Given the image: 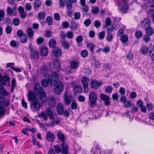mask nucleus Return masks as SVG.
Segmentation results:
<instances>
[{"label": "nucleus", "instance_id": "obj_1", "mask_svg": "<svg viewBox=\"0 0 154 154\" xmlns=\"http://www.w3.org/2000/svg\"><path fill=\"white\" fill-rule=\"evenodd\" d=\"M27 97L29 101H32L30 104L31 110L34 112L38 111L42 105L37 100H35L36 97L33 92L32 91H29Z\"/></svg>", "mask_w": 154, "mask_h": 154}, {"label": "nucleus", "instance_id": "obj_2", "mask_svg": "<svg viewBox=\"0 0 154 154\" xmlns=\"http://www.w3.org/2000/svg\"><path fill=\"white\" fill-rule=\"evenodd\" d=\"M33 91L35 94H36L37 95L39 94L40 100L42 102L45 103L47 101V98L45 91L38 83H34Z\"/></svg>", "mask_w": 154, "mask_h": 154}, {"label": "nucleus", "instance_id": "obj_3", "mask_svg": "<svg viewBox=\"0 0 154 154\" xmlns=\"http://www.w3.org/2000/svg\"><path fill=\"white\" fill-rule=\"evenodd\" d=\"M59 78H56L53 81L52 83L53 85H54V90L55 94L57 95H59L63 91L64 85L63 83L60 82H58Z\"/></svg>", "mask_w": 154, "mask_h": 154}, {"label": "nucleus", "instance_id": "obj_4", "mask_svg": "<svg viewBox=\"0 0 154 154\" xmlns=\"http://www.w3.org/2000/svg\"><path fill=\"white\" fill-rule=\"evenodd\" d=\"M45 111L46 113L42 112L38 115V117L42 118L46 121L48 120V116L50 119L51 120L54 119L53 112L50 107H48L46 108Z\"/></svg>", "mask_w": 154, "mask_h": 154}, {"label": "nucleus", "instance_id": "obj_5", "mask_svg": "<svg viewBox=\"0 0 154 154\" xmlns=\"http://www.w3.org/2000/svg\"><path fill=\"white\" fill-rule=\"evenodd\" d=\"M97 95L94 91L91 92L89 95V105L91 108H93L97 106L96 101Z\"/></svg>", "mask_w": 154, "mask_h": 154}, {"label": "nucleus", "instance_id": "obj_6", "mask_svg": "<svg viewBox=\"0 0 154 154\" xmlns=\"http://www.w3.org/2000/svg\"><path fill=\"white\" fill-rule=\"evenodd\" d=\"M29 48L30 51V58L32 60L36 61L38 60L39 57V51L33 48L32 46L30 45Z\"/></svg>", "mask_w": 154, "mask_h": 154}, {"label": "nucleus", "instance_id": "obj_7", "mask_svg": "<svg viewBox=\"0 0 154 154\" xmlns=\"http://www.w3.org/2000/svg\"><path fill=\"white\" fill-rule=\"evenodd\" d=\"M47 79H43L41 81V85L44 87L46 88L48 87L49 84L51 86H53V84L52 83L53 82V81L54 80V79L56 78H48Z\"/></svg>", "mask_w": 154, "mask_h": 154}, {"label": "nucleus", "instance_id": "obj_8", "mask_svg": "<svg viewBox=\"0 0 154 154\" xmlns=\"http://www.w3.org/2000/svg\"><path fill=\"white\" fill-rule=\"evenodd\" d=\"M54 66L57 70V71H54L51 72V76L52 77H58L59 76L58 72L60 69V64L59 61L57 60H55L54 62Z\"/></svg>", "mask_w": 154, "mask_h": 154}, {"label": "nucleus", "instance_id": "obj_9", "mask_svg": "<svg viewBox=\"0 0 154 154\" xmlns=\"http://www.w3.org/2000/svg\"><path fill=\"white\" fill-rule=\"evenodd\" d=\"M61 49L58 47L54 48L52 51V54L55 57L57 58L60 57L62 54Z\"/></svg>", "mask_w": 154, "mask_h": 154}, {"label": "nucleus", "instance_id": "obj_10", "mask_svg": "<svg viewBox=\"0 0 154 154\" xmlns=\"http://www.w3.org/2000/svg\"><path fill=\"white\" fill-rule=\"evenodd\" d=\"M88 78H82L81 81L83 87L86 92L88 91Z\"/></svg>", "mask_w": 154, "mask_h": 154}, {"label": "nucleus", "instance_id": "obj_11", "mask_svg": "<svg viewBox=\"0 0 154 154\" xmlns=\"http://www.w3.org/2000/svg\"><path fill=\"white\" fill-rule=\"evenodd\" d=\"M102 84V82L93 80L91 81L90 85L92 88L95 89H97L100 86H101Z\"/></svg>", "mask_w": 154, "mask_h": 154}, {"label": "nucleus", "instance_id": "obj_12", "mask_svg": "<svg viewBox=\"0 0 154 154\" xmlns=\"http://www.w3.org/2000/svg\"><path fill=\"white\" fill-rule=\"evenodd\" d=\"M18 11L20 14V17L22 19H24L26 17L27 13L24 11V8L21 6L19 7L18 8Z\"/></svg>", "mask_w": 154, "mask_h": 154}, {"label": "nucleus", "instance_id": "obj_13", "mask_svg": "<svg viewBox=\"0 0 154 154\" xmlns=\"http://www.w3.org/2000/svg\"><path fill=\"white\" fill-rule=\"evenodd\" d=\"M151 22L150 20L147 18L144 19L141 23L142 26L144 28H146L150 26Z\"/></svg>", "mask_w": 154, "mask_h": 154}, {"label": "nucleus", "instance_id": "obj_14", "mask_svg": "<svg viewBox=\"0 0 154 154\" xmlns=\"http://www.w3.org/2000/svg\"><path fill=\"white\" fill-rule=\"evenodd\" d=\"M56 109L57 113L58 115H63V112L64 110V107L62 103H58Z\"/></svg>", "mask_w": 154, "mask_h": 154}, {"label": "nucleus", "instance_id": "obj_15", "mask_svg": "<svg viewBox=\"0 0 154 154\" xmlns=\"http://www.w3.org/2000/svg\"><path fill=\"white\" fill-rule=\"evenodd\" d=\"M40 71L41 74L45 75L44 77H50V76L47 74L48 69L47 68L45 64H44L41 66L40 68Z\"/></svg>", "mask_w": 154, "mask_h": 154}, {"label": "nucleus", "instance_id": "obj_16", "mask_svg": "<svg viewBox=\"0 0 154 154\" xmlns=\"http://www.w3.org/2000/svg\"><path fill=\"white\" fill-rule=\"evenodd\" d=\"M46 138L48 141L50 142H53L55 139V135L52 133L48 131L47 132Z\"/></svg>", "mask_w": 154, "mask_h": 154}, {"label": "nucleus", "instance_id": "obj_17", "mask_svg": "<svg viewBox=\"0 0 154 154\" xmlns=\"http://www.w3.org/2000/svg\"><path fill=\"white\" fill-rule=\"evenodd\" d=\"M16 8L15 7L12 9L10 7H8L7 8V14L10 16H15L17 14L16 9Z\"/></svg>", "mask_w": 154, "mask_h": 154}, {"label": "nucleus", "instance_id": "obj_18", "mask_svg": "<svg viewBox=\"0 0 154 154\" xmlns=\"http://www.w3.org/2000/svg\"><path fill=\"white\" fill-rule=\"evenodd\" d=\"M61 146L62 148V154H68V148L66 143L65 142L61 143Z\"/></svg>", "mask_w": 154, "mask_h": 154}, {"label": "nucleus", "instance_id": "obj_19", "mask_svg": "<svg viewBox=\"0 0 154 154\" xmlns=\"http://www.w3.org/2000/svg\"><path fill=\"white\" fill-rule=\"evenodd\" d=\"M128 4H124L122 6H119V10L121 13L124 14L128 11Z\"/></svg>", "mask_w": 154, "mask_h": 154}, {"label": "nucleus", "instance_id": "obj_20", "mask_svg": "<svg viewBox=\"0 0 154 154\" xmlns=\"http://www.w3.org/2000/svg\"><path fill=\"white\" fill-rule=\"evenodd\" d=\"M56 100L53 96L51 97L48 100V104L51 107H54L56 105Z\"/></svg>", "mask_w": 154, "mask_h": 154}, {"label": "nucleus", "instance_id": "obj_21", "mask_svg": "<svg viewBox=\"0 0 154 154\" xmlns=\"http://www.w3.org/2000/svg\"><path fill=\"white\" fill-rule=\"evenodd\" d=\"M41 5L42 2L39 0H35L33 3V7L35 9L38 10Z\"/></svg>", "mask_w": 154, "mask_h": 154}, {"label": "nucleus", "instance_id": "obj_22", "mask_svg": "<svg viewBox=\"0 0 154 154\" xmlns=\"http://www.w3.org/2000/svg\"><path fill=\"white\" fill-rule=\"evenodd\" d=\"M57 136L58 139L62 143L65 142V137L63 133L61 131H58L57 133Z\"/></svg>", "mask_w": 154, "mask_h": 154}, {"label": "nucleus", "instance_id": "obj_23", "mask_svg": "<svg viewBox=\"0 0 154 154\" xmlns=\"http://www.w3.org/2000/svg\"><path fill=\"white\" fill-rule=\"evenodd\" d=\"M40 52L42 56H46L48 55V48L45 47H42L41 48Z\"/></svg>", "mask_w": 154, "mask_h": 154}, {"label": "nucleus", "instance_id": "obj_24", "mask_svg": "<svg viewBox=\"0 0 154 154\" xmlns=\"http://www.w3.org/2000/svg\"><path fill=\"white\" fill-rule=\"evenodd\" d=\"M148 48L144 45H143L140 49V53L143 55H145L147 53Z\"/></svg>", "mask_w": 154, "mask_h": 154}, {"label": "nucleus", "instance_id": "obj_25", "mask_svg": "<svg viewBox=\"0 0 154 154\" xmlns=\"http://www.w3.org/2000/svg\"><path fill=\"white\" fill-rule=\"evenodd\" d=\"M49 47L50 48H53L57 45L56 40L55 39L52 38L50 39L48 43Z\"/></svg>", "mask_w": 154, "mask_h": 154}, {"label": "nucleus", "instance_id": "obj_26", "mask_svg": "<svg viewBox=\"0 0 154 154\" xmlns=\"http://www.w3.org/2000/svg\"><path fill=\"white\" fill-rule=\"evenodd\" d=\"M26 32L29 38H31L33 36L34 32L32 29L30 27L28 28L27 29Z\"/></svg>", "mask_w": 154, "mask_h": 154}, {"label": "nucleus", "instance_id": "obj_27", "mask_svg": "<svg viewBox=\"0 0 154 154\" xmlns=\"http://www.w3.org/2000/svg\"><path fill=\"white\" fill-rule=\"evenodd\" d=\"M147 13L154 22V10L152 9H150L147 11Z\"/></svg>", "mask_w": 154, "mask_h": 154}, {"label": "nucleus", "instance_id": "obj_28", "mask_svg": "<svg viewBox=\"0 0 154 154\" xmlns=\"http://www.w3.org/2000/svg\"><path fill=\"white\" fill-rule=\"evenodd\" d=\"M153 33V29L150 26L146 28V34L149 36L152 35Z\"/></svg>", "mask_w": 154, "mask_h": 154}, {"label": "nucleus", "instance_id": "obj_29", "mask_svg": "<svg viewBox=\"0 0 154 154\" xmlns=\"http://www.w3.org/2000/svg\"><path fill=\"white\" fill-rule=\"evenodd\" d=\"M82 91V88L80 86L77 85L74 87V92L75 95L77 94L78 93H81Z\"/></svg>", "mask_w": 154, "mask_h": 154}, {"label": "nucleus", "instance_id": "obj_30", "mask_svg": "<svg viewBox=\"0 0 154 154\" xmlns=\"http://www.w3.org/2000/svg\"><path fill=\"white\" fill-rule=\"evenodd\" d=\"M81 10L83 12V15L88 16L87 12L89 10V8L87 5L83 6V7L81 8Z\"/></svg>", "mask_w": 154, "mask_h": 154}, {"label": "nucleus", "instance_id": "obj_31", "mask_svg": "<svg viewBox=\"0 0 154 154\" xmlns=\"http://www.w3.org/2000/svg\"><path fill=\"white\" fill-rule=\"evenodd\" d=\"M20 38L21 42L23 43H26L28 39L27 35L25 34H23V35L20 37Z\"/></svg>", "mask_w": 154, "mask_h": 154}, {"label": "nucleus", "instance_id": "obj_32", "mask_svg": "<svg viewBox=\"0 0 154 154\" xmlns=\"http://www.w3.org/2000/svg\"><path fill=\"white\" fill-rule=\"evenodd\" d=\"M78 63L77 61L73 60L70 63V67L72 69H75L78 67Z\"/></svg>", "mask_w": 154, "mask_h": 154}, {"label": "nucleus", "instance_id": "obj_33", "mask_svg": "<svg viewBox=\"0 0 154 154\" xmlns=\"http://www.w3.org/2000/svg\"><path fill=\"white\" fill-rule=\"evenodd\" d=\"M55 152L57 153H59L62 151L60 147L58 145H54L53 147Z\"/></svg>", "mask_w": 154, "mask_h": 154}, {"label": "nucleus", "instance_id": "obj_34", "mask_svg": "<svg viewBox=\"0 0 154 154\" xmlns=\"http://www.w3.org/2000/svg\"><path fill=\"white\" fill-rule=\"evenodd\" d=\"M78 26V23L75 21H72L71 23L70 29L73 30H76Z\"/></svg>", "mask_w": 154, "mask_h": 154}, {"label": "nucleus", "instance_id": "obj_35", "mask_svg": "<svg viewBox=\"0 0 154 154\" xmlns=\"http://www.w3.org/2000/svg\"><path fill=\"white\" fill-rule=\"evenodd\" d=\"M45 17V14L44 12H40L38 14V18L39 20H44Z\"/></svg>", "mask_w": 154, "mask_h": 154}, {"label": "nucleus", "instance_id": "obj_36", "mask_svg": "<svg viewBox=\"0 0 154 154\" xmlns=\"http://www.w3.org/2000/svg\"><path fill=\"white\" fill-rule=\"evenodd\" d=\"M73 3L70 0H67L66 1V7L68 10H70L72 8Z\"/></svg>", "mask_w": 154, "mask_h": 154}, {"label": "nucleus", "instance_id": "obj_37", "mask_svg": "<svg viewBox=\"0 0 154 154\" xmlns=\"http://www.w3.org/2000/svg\"><path fill=\"white\" fill-rule=\"evenodd\" d=\"M61 44L64 49H68L70 47L69 43L66 41H62L61 42Z\"/></svg>", "mask_w": 154, "mask_h": 154}, {"label": "nucleus", "instance_id": "obj_38", "mask_svg": "<svg viewBox=\"0 0 154 154\" xmlns=\"http://www.w3.org/2000/svg\"><path fill=\"white\" fill-rule=\"evenodd\" d=\"M98 37L100 40L103 39L105 37V32L103 31L98 33Z\"/></svg>", "mask_w": 154, "mask_h": 154}, {"label": "nucleus", "instance_id": "obj_39", "mask_svg": "<svg viewBox=\"0 0 154 154\" xmlns=\"http://www.w3.org/2000/svg\"><path fill=\"white\" fill-rule=\"evenodd\" d=\"M95 47V46L92 43H88L87 45V47L89 49L91 52L94 51V48Z\"/></svg>", "mask_w": 154, "mask_h": 154}, {"label": "nucleus", "instance_id": "obj_40", "mask_svg": "<svg viewBox=\"0 0 154 154\" xmlns=\"http://www.w3.org/2000/svg\"><path fill=\"white\" fill-rule=\"evenodd\" d=\"M88 52L86 50H82L80 53L81 55L83 57H86L88 55Z\"/></svg>", "mask_w": 154, "mask_h": 154}, {"label": "nucleus", "instance_id": "obj_41", "mask_svg": "<svg viewBox=\"0 0 154 154\" xmlns=\"http://www.w3.org/2000/svg\"><path fill=\"white\" fill-rule=\"evenodd\" d=\"M100 97L101 100L103 101L109 100V97L107 95L103 94H101L100 95Z\"/></svg>", "mask_w": 154, "mask_h": 154}, {"label": "nucleus", "instance_id": "obj_42", "mask_svg": "<svg viewBox=\"0 0 154 154\" xmlns=\"http://www.w3.org/2000/svg\"><path fill=\"white\" fill-rule=\"evenodd\" d=\"M113 151V149H107L106 151L104 150L102 151H100V154H111Z\"/></svg>", "mask_w": 154, "mask_h": 154}, {"label": "nucleus", "instance_id": "obj_43", "mask_svg": "<svg viewBox=\"0 0 154 154\" xmlns=\"http://www.w3.org/2000/svg\"><path fill=\"white\" fill-rule=\"evenodd\" d=\"M128 39V37L127 35H124L122 36L121 37L120 40L121 41L125 43Z\"/></svg>", "mask_w": 154, "mask_h": 154}, {"label": "nucleus", "instance_id": "obj_44", "mask_svg": "<svg viewBox=\"0 0 154 154\" xmlns=\"http://www.w3.org/2000/svg\"><path fill=\"white\" fill-rule=\"evenodd\" d=\"M2 95L4 96H7L8 95V93H7V91L4 89L3 86H2L1 87L0 86V91L1 94V91H2Z\"/></svg>", "mask_w": 154, "mask_h": 154}, {"label": "nucleus", "instance_id": "obj_45", "mask_svg": "<svg viewBox=\"0 0 154 154\" xmlns=\"http://www.w3.org/2000/svg\"><path fill=\"white\" fill-rule=\"evenodd\" d=\"M101 25V23L99 20H96L94 22V26L96 28H99L100 26Z\"/></svg>", "mask_w": 154, "mask_h": 154}, {"label": "nucleus", "instance_id": "obj_46", "mask_svg": "<svg viewBox=\"0 0 154 154\" xmlns=\"http://www.w3.org/2000/svg\"><path fill=\"white\" fill-rule=\"evenodd\" d=\"M142 33L140 31H137L135 33V36L137 39L140 38L142 36Z\"/></svg>", "mask_w": 154, "mask_h": 154}, {"label": "nucleus", "instance_id": "obj_47", "mask_svg": "<svg viewBox=\"0 0 154 154\" xmlns=\"http://www.w3.org/2000/svg\"><path fill=\"white\" fill-rule=\"evenodd\" d=\"M84 73L85 75L90 76L91 75V71L89 68H86L84 70Z\"/></svg>", "mask_w": 154, "mask_h": 154}, {"label": "nucleus", "instance_id": "obj_48", "mask_svg": "<svg viewBox=\"0 0 154 154\" xmlns=\"http://www.w3.org/2000/svg\"><path fill=\"white\" fill-rule=\"evenodd\" d=\"M32 141L34 146L36 145L38 148H40L41 147L39 142L36 141V140L34 137L33 138Z\"/></svg>", "mask_w": 154, "mask_h": 154}, {"label": "nucleus", "instance_id": "obj_49", "mask_svg": "<svg viewBox=\"0 0 154 154\" xmlns=\"http://www.w3.org/2000/svg\"><path fill=\"white\" fill-rule=\"evenodd\" d=\"M74 18L75 20H78L80 19L81 14L79 12H75L74 14Z\"/></svg>", "mask_w": 154, "mask_h": 154}, {"label": "nucleus", "instance_id": "obj_50", "mask_svg": "<svg viewBox=\"0 0 154 154\" xmlns=\"http://www.w3.org/2000/svg\"><path fill=\"white\" fill-rule=\"evenodd\" d=\"M106 40L109 42H111L112 41L113 37L112 34H111L110 33H108L106 36Z\"/></svg>", "mask_w": 154, "mask_h": 154}, {"label": "nucleus", "instance_id": "obj_51", "mask_svg": "<svg viewBox=\"0 0 154 154\" xmlns=\"http://www.w3.org/2000/svg\"><path fill=\"white\" fill-rule=\"evenodd\" d=\"M83 38L82 36L81 35L77 36L76 38V41L78 44L81 43L82 41Z\"/></svg>", "mask_w": 154, "mask_h": 154}, {"label": "nucleus", "instance_id": "obj_52", "mask_svg": "<svg viewBox=\"0 0 154 154\" xmlns=\"http://www.w3.org/2000/svg\"><path fill=\"white\" fill-rule=\"evenodd\" d=\"M150 36L148 35H144L143 37V40L145 42L147 43L150 40Z\"/></svg>", "mask_w": 154, "mask_h": 154}, {"label": "nucleus", "instance_id": "obj_53", "mask_svg": "<svg viewBox=\"0 0 154 154\" xmlns=\"http://www.w3.org/2000/svg\"><path fill=\"white\" fill-rule=\"evenodd\" d=\"M46 22L48 25H52L53 23L52 19L50 16H48L46 18Z\"/></svg>", "mask_w": 154, "mask_h": 154}, {"label": "nucleus", "instance_id": "obj_54", "mask_svg": "<svg viewBox=\"0 0 154 154\" xmlns=\"http://www.w3.org/2000/svg\"><path fill=\"white\" fill-rule=\"evenodd\" d=\"M105 22L106 23V25L105 27H107V26H109L111 24L112 21L109 18H107L106 19Z\"/></svg>", "mask_w": 154, "mask_h": 154}, {"label": "nucleus", "instance_id": "obj_55", "mask_svg": "<svg viewBox=\"0 0 154 154\" xmlns=\"http://www.w3.org/2000/svg\"><path fill=\"white\" fill-rule=\"evenodd\" d=\"M64 100L65 104L67 106L69 105L71 101V100L69 97L65 98V99H64Z\"/></svg>", "mask_w": 154, "mask_h": 154}, {"label": "nucleus", "instance_id": "obj_56", "mask_svg": "<svg viewBox=\"0 0 154 154\" xmlns=\"http://www.w3.org/2000/svg\"><path fill=\"white\" fill-rule=\"evenodd\" d=\"M61 26L63 28L67 29L69 26V23L68 22L65 21L62 23Z\"/></svg>", "mask_w": 154, "mask_h": 154}, {"label": "nucleus", "instance_id": "obj_57", "mask_svg": "<svg viewBox=\"0 0 154 154\" xmlns=\"http://www.w3.org/2000/svg\"><path fill=\"white\" fill-rule=\"evenodd\" d=\"M66 0H59L58 2L60 8H63L65 5Z\"/></svg>", "mask_w": 154, "mask_h": 154}, {"label": "nucleus", "instance_id": "obj_58", "mask_svg": "<svg viewBox=\"0 0 154 154\" xmlns=\"http://www.w3.org/2000/svg\"><path fill=\"white\" fill-rule=\"evenodd\" d=\"M71 107L72 109H76L77 107V103L74 101H73L71 104Z\"/></svg>", "mask_w": 154, "mask_h": 154}, {"label": "nucleus", "instance_id": "obj_59", "mask_svg": "<svg viewBox=\"0 0 154 154\" xmlns=\"http://www.w3.org/2000/svg\"><path fill=\"white\" fill-rule=\"evenodd\" d=\"M32 8V5L30 3H26L25 5V8L26 11H30Z\"/></svg>", "mask_w": 154, "mask_h": 154}, {"label": "nucleus", "instance_id": "obj_60", "mask_svg": "<svg viewBox=\"0 0 154 154\" xmlns=\"http://www.w3.org/2000/svg\"><path fill=\"white\" fill-rule=\"evenodd\" d=\"M147 109L149 111H151L153 108V106L151 103H149L146 105Z\"/></svg>", "mask_w": 154, "mask_h": 154}, {"label": "nucleus", "instance_id": "obj_61", "mask_svg": "<svg viewBox=\"0 0 154 154\" xmlns=\"http://www.w3.org/2000/svg\"><path fill=\"white\" fill-rule=\"evenodd\" d=\"M66 35L67 37L69 39L72 38L73 36V32L71 31L67 32L66 34Z\"/></svg>", "mask_w": 154, "mask_h": 154}, {"label": "nucleus", "instance_id": "obj_62", "mask_svg": "<svg viewBox=\"0 0 154 154\" xmlns=\"http://www.w3.org/2000/svg\"><path fill=\"white\" fill-rule=\"evenodd\" d=\"M5 14V12L3 10H0V21L4 20Z\"/></svg>", "mask_w": 154, "mask_h": 154}, {"label": "nucleus", "instance_id": "obj_63", "mask_svg": "<svg viewBox=\"0 0 154 154\" xmlns=\"http://www.w3.org/2000/svg\"><path fill=\"white\" fill-rule=\"evenodd\" d=\"M78 100L80 102H84L85 101V97L82 95H79L77 98Z\"/></svg>", "mask_w": 154, "mask_h": 154}, {"label": "nucleus", "instance_id": "obj_64", "mask_svg": "<svg viewBox=\"0 0 154 154\" xmlns=\"http://www.w3.org/2000/svg\"><path fill=\"white\" fill-rule=\"evenodd\" d=\"M11 46L12 47L15 48L16 47L17 45V42L15 40L11 41L10 42Z\"/></svg>", "mask_w": 154, "mask_h": 154}]
</instances>
